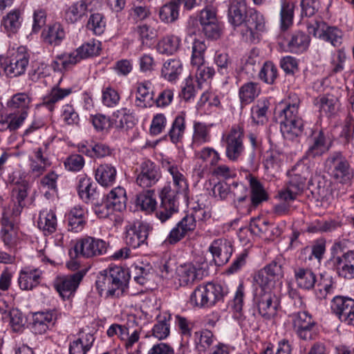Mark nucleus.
<instances>
[{
	"instance_id": "obj_23",
	"label": "nucleus",
	"mask_w": 354,
	"mask_h": 354,
	"mask_svg": "<svg viewBox=\"0 0 354 354\" xmlns=\"http://www.w3.org/2000/svg\"><path fill=\"white\" fill-rule=\"evenodd\" d=\"M111 211L122 212L126 209L127 198L126 191L121 187L112 189L106 196L103 197Z\"/></svg>"
},
{
	"instance_id": "obj_34",
	"label": "nucleus",
	"mask_w": 354,
	"mask_h": 354,
	"mask_svg": "<svg viewBox=\"0 0 354 354\" xmlns=\"http://www.w3.org/2000/svg\"><path fill=\"white\" fill-rule=\"evenodd\" d=\"M91 3V0H81L73 3L65 12L66 20L71 24L77 22L86 14Z\"/></svg>"
},
{
	"instance_id": "obj_55",
	"label": "nucleus",
	"mask_w": 354,
	"mask_h": 354,
	"mask_svg": "<svg viewBox=\"0 0 354 354\" xmlns=\"http://www.w3.org/2000/svg\"><path fill=\"white\" fill-rule=\"evenodd\" d=\"M19 12L17 10L9 12L3 18L2 25L5 29L10 32H16L20 26Z\"/></svg>"
},
{
	"instance_id": "obj_35",
	"label": "nucleus",
	"mask_w": 354,
	"mask_h": 354,
	"mask_svg": "<svg viewBox=\"0 0 354 354\" xmlns=\"http://www.w3.org/2000/svg\"><path fill=\"white\" fill-rule=\"evenodd\" d=\"M261 88L257 82H247L239 88V95L242 105L251 103L259 95Z\"/></svg>"
},
{
	"instance_id": "obj_30",
	"label": "nucleus",
	"mask_w": 354,
	"mask_h": 354,
	"mask_svg": "<svg viewBox=\"0 0 354 354\" xmlns=\"http://www.w3.org/2000/svg\"><path fill=\"white\" fill-rule=\"evenodd\" d=\"M205 299L207 308L212 307L218 301L223 300L227 292L224 290L223 286L218 283L208 282L204 284Z\"/></svg>"
},
{
	"instance_id": "obj_27",
	"label": "nucleus",
	"mask_w": 354,
	"mask_h": 354,
	"mask_svg": "<svg viewBox=\"0 0 354 354\" xmlns=\"http://www.w3.org/2000/svg\"><path fill=\"white\" fill-rule=\"evenodd\" d=\"M1 238L8 247H13L18 241V229L8 218H2L1 221Z\"/></svg>"
},
{
	"instance_id": "obj_59",
	"label": "nucleus",
	"mask_w": 354,
	"mask_h": 354,
	"mask_svg": "<svg viewBox=\"0 0 354 354\" xmlns=\"http://www.w3.org/2000/svg\"><path fill=\"white\" fill-rule=\"evenodd\" d=\"M12 192V196L17 200V211L20 212L25 206L24 200L28 196L27 184L23 183L19 186L14 187Z\"/></svg>"
},
{
	"instance_id": "obj_1",
	"label": "nucleus",
	"mask_w": 354,
	"mask_h": 354,
	"mask_svg": "<svg viewBox=\"0 0 354 354\" xmlns=\"http://www.w3.org/2000/svg\"><path fill=\"white\" fill-rule=\"evenodd\" d=\"M130 279L128 269L121 266H109L99 272L95 287L100 295L106 290V297H120L128 289Z\"/></svg>"
},
{
	"instance_id": "obj_32",
	"label": "nucleus",
	"mask_w": 354,
	"mask_h": 354,
	"mask_svg": "<svg viewBox=\"0 0 354 354\" xmlns=\"http://www.w3.org/2000/svg\"><path fill=\"white\" fill-rule=\"evenodd\" d=\"M295 278L297 286L304 290H311L316 283V275L309 268H299L295 270Z\"/></svg>"
},
{
	"instance_id": "obj_52",
	"label": "nucleus",
	"mask_w": 354,
	"mask_h": 354,
	"mask_svg": "<svg viewBox=\"0 0 354 354\" xmlns=\"http://www.w3.org/2000/svg\"><path fill=\"white\" fill-rule=\"evenodd\" d=\"M30 102V98L25 93H19L14 95L7 102V106L11 109H21L23 111L27 109Z\"/></svg>"
},
{
	"instance_id": "obj_13",
	"label": "nucleus",
	"mask_w": 354,
	"mask_h": 354,
	"mask_svg": "<svg viewBox=\"0 0 354 354\" xmlns=\"http://www.w3.org/2000/svg\"><path fill=\"white\" fill-rule=\"evenodd\" d=\"M209 251L212 254L214 264L222 266L229 261L232 254V244L227 239H216L209 247Z\"/></svg>"
},
{
	"instance_id": "obj_12",
	"label": "nucleus",
	"mask_w": 354,
	"mask_h": 354,
	"mask_svg": "<svg viewBox=\"0 0 354 354\" xmlns=\"http://www.w3.org/2000/svg\"><path fill=\"white\" fill-rule=\"evenodd\" d=\"M332 145L333 140L329 138L327 133L320 130L313 138V143L306 151L304 157L307 159L321 158L330 150Z\"/></svg>"
},
{
	"instance_id": "obj_56",
	"label": "nucleus",
	"mask_w": 354,
	"mask_h": 354,
	"mask_svg": "<svg viewBox=\"0 0 354 354\" xmlns=\"http://www.w3.org/2000/svg\"><path fill=\"white\" fill-rule=\"evenodd\" d=\"M254 281L259 286V288L256 289V292L258 290H270L269 288L270 284L274 280L271 278L268 272L263 269L256 272L253 277Z\"/></svg>"
},
{
	"instance_id": "obj_10",
	"label": "nucleus",
	"mask_w": 354,
	"mask_h": 354,
	"mask_svg": "<svg viewBox=\"0 0 354 354\" xmlns=\"http://www.w3.org/2000/svg\"><path fill=\"white\" fill-rule=\"evenodd\" d=\"M325 26L326 24L324 22L315 21V24L308 26V30L315 37L330 41L334 46H339L342 44V31L335 26H327L324 29Z\"/></svg>"
},
{
	"instance_id": "obj_51",
	"label": "nucleus",
	"mask_w": 354,
	"mask_h": 354,
	"mask_svg": "<svg viewBox=\"0 0 354 354\" xmlns=\"http://www.w3.org/2000/svg\"><path fill=\"white\" fill-rule=\"evenodd\" d=\"M185 128V118L182 115L176 116L169 131V136L173 143L178 142L179 138L183 133Z\"/></svg>"
},
{
	"instance_id": "obj_40",
	"label": "nucleus",
	"mask_w": 354,
	"mask_h": 354,
	"mask_svg": "<svg viewBox=\"0 0 354 354\" xmlns=\"http://www.w3.org/2000/svg\"><path fill=\"white\" fill-rule=\"evenodd\" d=\"M179 4L177 0L171 1L162 6L159 10V17L162 21L174 22L178 17Z\"/></svg>"
},
{
	"instance_id": "obj_4",
	"label": "nucleus",
	"mask_w": 354,
	"mask_h": 354,
	"mask_svg": "<svg viewBox=\"0 0 354 354\" xmlns=\"http://www.w3.org/2000/svg\"><path fill=\"white\" fill-rule=\"evenodd\" d=\"M332 177L342 184H348L353 177V171L347 159L340 151H334L326 160Z\"/></svg>"
},
{
	"instance_id": "obj_43",
	"label": "nucleus",
	"mask_w": 354,
	"mask_h": 354,
	"mask_svg": "<svg viewBox=\"0 0 354 354\" xmlns=\"http://www.w3.org/2000/svg\"><path fill=\"white\" fill-rule=\"evenodd\" d=\"M330 261L332 262L334 269L339 277L345 279L354 278V274L351 273L350 263L342 256L335 257L334 255Z\"/></svg>"
},
{
	"instance_id": "obj_14",
	"label": "nucleus",
	"mask_w": 354,
	"mask_h": 354,
	"mask_svg": "<svg viewBox=\"0 0 354 354\" xmlns=\"http://www.w3.org/2000/svg\"><path fill=\"white\" fill-rule=\"evenodd\" d=\"M196 218L193 214L185 216L169 232L165 241L174 245L183 239L188 232L196 228Z\"/></svg>"
},
{
	"instance_id": "obj_49",
	"label": "nucleus",
	"mask_w": 354,
	"mask_h": 354,
	"mask_svg": "<svg viewBox=\"0 0 354 354\" xmlns=\"http://www.w3.org/2000/svg\"><path fill=\"white\" fill-rule=\"evenodd\" d=\"M38 226L44 232L49 234L53 233L56 230L57 218L54 212L50 211L44 217L41 214L39 216Z\"/></svg>"
},
{
	"instance_id": "obj_63",
	"label": "nucleus",
	"mask_w": 354,
	"mask_h": 354,
	"mask_svg": "<svg viewBox=\"0 0 354 354\" xmlns=\"http://www.w3.org/2000/svg\"><path fill=\"white\" fill-rule=\"evenodd\" d=\"M66 168L70 171H80L84 165L83 157L78 154H73L67 158L64 162Z\"/></svg>"
},
{
	"instance_id": "obj_22",
	"label": "nucleus",
	"mask_w": 354,
	"mask_h": 354,
	"mask_svg": "<svg viewBox=\"0 0 354 354\" xmlns=\"http://www.w3.org/2000/svg\"><path fill=\"white\" fill-rule=\"evenodd\" d=\"M176 272L181 286H187L195 280L201 279L203 274L202 268H196L192 263L180 266Z\"/></svg>"
},
{
	"instance_id": "obj_60",
	"label": "nucleus",
	"mask_w": 354,
	"mask_h": 354,
	"mask_svg": "<svg viewBox=\"0 0 354 354\" xmlns=\"http://www.w3.org/2000/svg\"><path fill=\"white\" fill-rule=\"evenodd\" d=\"M268 221L262 220L260 217L252 218L250 223V231L255 235L266 234L268 230Z\"/></svg>"
},
{
	"instance_id": "obj_16",
	"label": "nucleus",
	"mask_w": 354,
	"mask_h": 354,
	"mask_svg": "<svg viewBox=\"0 0 354 354\" xmlns=\"http://www.w3.org/2000/svg\"><path fill=\"white\" fill-rule=\"evenodd\" d=\"M250 8L245 0H233L228 6V22L234 28L241 26L244 22Z\"/></svg>"
},
{
	"instance_id": "obj_39",
	"label": "nucleus",
	"mask_w": 354,
	"mask_h": 354,
	"mask_svg": "<svg viewBox=\"0 0 354 354\" xmlns=\"http://www.w3.org/2000/svg\"><path fill=\"white\" fill-rule=\"evenodd\" d=\"M183 70L179 59H171L165 62L161 70L162 75L169 82L175 81Z\"/></svg>"
},
{
	"instance_id": "obj_41",
	"label": "nucleus",
	"mask_w": 354,
	"mask_h": 354,
	"mask_svg": "<svg viewBox=\"0 0 354 354\" xmlns=\"http://www.w3.org/2000/svg\"><path fill=\"white\" fill-rule=\"evenodd\" d=\"M101 49V42L98 40L93 39L83 44L77 48L76 52L80 58L86 59L99 55Z\"/></svg>"
},
{
	"instance_id": "obj_6",
	"label": "nucleus",
	"mask_w": 354,
	"mask_h": 354,
	"mask_svg": "<svg viewBox=\"0 0 354 354\" xmlns=\"http://www.w3.org/2000/svg\"><path fill=\"white\" fill-rule=\"evenodd\" d=\"M108 244L104 240L93 236L78 239L73 248L75 257L91 258L106 252Z\"/></svg>"
},
{
	"instance_id": "obj_20",
	"label": "nucleus",
	"mask_w": 354,
	"mask_h": 354,
	"mask_svg": "<svg viewBox=\"0 0 354 354\" xmlns=\"http://www.w3.org/2000/svg\"><path fill=\"white\" fill-rule=\"evenodd\" d=\"M61 81L62 80H60L57 84L53 86L50 91L42 98L41 105L48 109L50 112L54 111L55 104L57 102L63 100L72 93L71 88H61L59 87Z\"/></svg>"
},
{
	"instance_id": "obj_29",
	"label": "nucleus",
	"mask_w": 354,
	"mask_h": 354,
	"mask_svg": "<svg viewBox=\"0 0 354 354\" xmlns=\"http://www.w3.org/2000/svg\"><path fill=\"white\" fill-rule=\"evenodd\" d=\"M116 173V169L111 165H100L95 170V179L102 186L109 187L114 183Z\"/></svg>"
},
{
	"instance_id": "obj_46",
	"label": "nucleus",
	"mask_w": 354,
	"mask_h": 354,
	"mask_svg": "<svg viewBox=\"0 0 354 354\" xmlns=\"http://www.w3.org/2000/svg\"><path fill=\"white\" fill-rule=\"evenodd\" d=\"M86 28L97 35H102L106 28V21L102 14L96 12L90 15Z\"/></svg>"
},
{
	"instance_id": "obj_25",
	"label": "nucleus",
	"mask_w": 354,
	"mask_h": 354,
	"mask_svg": "<svg viewBox=\"0 0 354 354\" xmlns=\"http://www.w3.org/2000/svg\"><path fill=\"white\" fill-rule=\"evenodd\" d=\"M310 37L304 32H293L287 42V50L291 53L301 54L305 52L309 46Z\"/></svg>"
},
{
	"instance_id": "obj_58",
	"label": "nucleus",
	"mask_w": 354,
	"mask_h": 354,
	"mask_svg": "<svg viewBox=\"0 0 354 354\" xmlns=\"http://www.w3.org/2000/svg\"><path fill=\"white\" fill-rule=\"evenodd\" d=\"M316 322L314 320H309L308 323L294 327L297 335L304 340H309L313 338V330Z\"/></svg>"
},
{
	"instance_id": "obj_33",
	"label": "nucleus",
	"mask_w": 354,
	"mask_h": 354,
	"mask_svg": "<svg viewBox=\"0 0 354 354\" xmlns=\"http://www.w3.org/2000/svg\"><path fill=\"white\" fill-rule=\"evenodd\" d=\"M338 98L329 93L322 95L315 98L313 104L319 108V111H324L328 116L333 115L337 109Z\"/></svg>"
},
{
	"instance_id": "obj_36",
	"label": "nucleus",
	"mask_w": 354,
	"mask_h": 354,
	"mask_svg": "<svg viewBox=\"0 0 354 354\" xmlns=\"http://www.w3.org/2000/svg\"><path fill=\"white\" fill-rule=\"evenodd\" d=\"M154 191L148 189L136 195V205L141 210L153 212L156 209V201L153 197Z\"/></svg>"
},
{
	"instance_id": "obj_28",
	"label": "nucleus",
	"mask_w": 354,
	"mask_h": 354,
	"mask_svg": "<svg viewBox=\"0 0 354 354\" xmlns=\"http://www.w3.org/2000/svg\"><path fill=\"white\" fill-rule=\"evenodd\" d=\"M135 125L134 117L129 113V110L123 108L118 110L112 115V128L115 127L118 130L128 131Z\"/></svg>"
},
{
	"instance_id": "obj_15",
	"label": "nucleus",
	"mask_w": 354,
	"mask_h": 354,
	"mask_svg": "<svg viewBox=\"0 0 354 354\" xmlns=\"http://www.w3.org/2000/svg\"><path fill=\"white\" fill-rule=\"evenodd\" d=\"M330 183L323 176H315L310 178L307 189L316 201H328L332 194Z\"/></svg>"
},
{
	"instance_id": "obj_3",
	"label": "nucleus",
	"mask_w": 354,
	"mask_h": 354,
	"mask_svg": "<svg viewBox=\"0 0 354 354\" xmlns=\"http://www.w3.org/2000/svg\"><path fill=\"white\" fill-rule=\"evenodd\" d=\"M292 102H289L281 111L280 131L283 137L288 140L297 141L299 138L306 134L304 131V122L299 115L298 109L300 100L293 95Z\"/></svg>"
},
{
	"instance_id": "obj_5",
	"label": "nucleus",
	"mask_w": 354,
	"mask_h": 354,
	"mask_svg": "<svg viewBox=\"0 0 354 354\" xmlns=\"http://www.w3.org/2000/svg\"><path fill=\"white\" fill-rule=\"evenodd\" d=\"M259 315L265 320H270L277 314L279 305L277 296L270 290H258L253 298Z\"/></svg>"
},
{
	"instance_id": "obj_2",
	"label": "nucleus",
	"mask_w": 354,
	"mask_h": 354,
	"mask_svg": "<svg viewBox=\"0 0 354 354\" xmlns=\"http://www.w3.org/2000/svg\"><path fill=\"white\" fill-rule=\"evenodd\" d=\"M169 171L173 177L174 184L177 189H171L170 185H167L160 192V205L156 212V217L164 223L178 212L179 202L178 194L179 189L183 188V183L186 185L183 176L178 171L177 167L171 166Z\"/></svg>"
},
{
	"instance_id": "obj_54",
	"label": "nucleus",
	"mask_w": 354,
	"mask_h": 354,
	"mask_svg": "<svg viewBox=\"0 0 354 354\" xmlns=\"http://www.w3.org/2000/svg\"><path fill=\"white\" fill-rule=\"evenodd\" d=\"M150 86L149 82H144L138 84L137 93L138 96L136 99V105L141 108H147V104L145 103L147 97L150 94Z\"/></svg>"
},
{
	"instance_id": "obj_26",
	"label": "nucleus",
	"mask_w": 354,
	"mask_h": 354,
	"mask_svg": "<svg viewBox=\"0 0 354 354\" xmlns=\"http://www.w3.org/2000/svg\"><path fill=\"white\" fill-rule=\"evenodd\" d=\"M44 41L50 46H58L65 37V32L59 23L49 25L41 33Z\"/></svg>"
},
{
	"instance_id": "obj_50",
	"label": "nucleus",
	"mask_w": 354,
	"mask_h": 354,
	"mask_svg": "<svg viewBox=\"0 0 354 354\" xmlns=\"http://www.w3.org/2000/svg\"><path fill=\"white\" fill-rule=\"evenodd\" d=\"M9 315L10 324L13 331H22L26 322V319L22 312L17 308H12L10 310Z\"/></svg>"
},
{
	"instance_id": "obj_11",
	"label": "nucleus",
	"mask_w": 354,
	"mask_h": 354,
	"mask_svg": "<svg viewBox=\"0 0 354 354\" xmlns=\"http://www.w3.org/2000/svg\"><path fill=\"white\" fill-rule=\"evenodd\" d=\"M150 225L142 221L133 222L132 226L127 231L126 243L133 249L138 248L142 244L146 243L149 231L151 230Z\"/></svg>"
},
{
	"instance_id": "obj_9",
	"label": "nucleus",
	"mask_w": 354,
	"mask_h": 354,
	"mask_svg": "<svg viewBox=\"0 0 354 354\" xmlns=\"http://www.w3.org/2000/svg\"><path fill=\"white\" fill-rule=\"evenodd\" d=\"M248 12L243 25L250 33V41H259L261 33L266 30L265 17L262 13L253 8H250Z\"/></svg>"
},
{
	"instance_id": "obj_44",
	"label": "nucleus",
	"mask_w": 354,
	"mask_h": 354,
	"mask_svg": "<svg viewBox=\"0 0 354 354\" xmlns=\"http://www.w3.org/2000/svg\"><path fill=\"white\" fill-rule=\"evenodd\" d=\"M295 5L288 1H283L280 11L281 28L287 30L292 24L294 18Z\"/></svg>"
},
{
	"instance_id": "obj_62",
	"label": "nucleus",
	"mask_w": 354,
	"mask_h": 354,
	"mask_svg": "<svg viewBox=\"0 0 354 354\" xmlns=\"http://www.w3.org/2000/svg\"><path fill=\"white\" fill-rule=\"evenodd\" d=\"M92 123L95 129L101 131L104 129H110L112 128V117L106 118L102 114H97L92 118Z\"/></svg>"
},
{
	"instance_id": "obj_8",
	"label": "nucleus",
	"mask_w": 354,
	"mask_h": 354,
	"mask_svg": "<svg viewBox=\"0 0 354 354\" xmlns=\"http://www.w3.org/2000/svg\"><path fill=\"white\" fill-rule=\"evenodd\" d=\"M136 172L138 173L136 183L144 188L154 185L161 177L159 166L150 160L141 162Z\"/></svg>"
},
{
	"instance_id": "obj_57",
	"label": "nucleus",
	"mask_w": 354,
	"mask_h": 354,
	"mask_svg": "<svg viewBox=\"0 0 354 354\" xmlns=\"http://www.w3.org/2000/svg\"><path fill=\"white\" fill-rule=\"evenodd\" d=\"M204 284L197 286L190 296V302L200 308H207Z\"/></svg>"
},
{
	"instance_id": "obj_53",
	"label": "nucleus",
	"mask_w": 354,
	"mask_h": 354,
	"mask_svg": "<svg viewBox=\"0 0 354 354\" xmlns=\"http://www.w3.org/2000/svg\"><path fill=\"white\" fill-rule=\"evenodd\" d=\"M195 156L203 162H209L212 166L216 165L220 160L218 153L211 147H204L200 151L195 152Z\"/></svg>"
},
{
	"instance_id": "obj_24",
	"label": "nucleus",
	"mask_w": 354,
	"mask_h": 354,
	"mask_svg": "<svg viewBox=\"0 0 354 354\" xmlns=\"http://www.w3.org/2000/svg\"><path fill=\"white\" fill-rule=\"evenodd\" d=\"M8 68L7 73L9 77H18L23 75L28 65L29 59L25 54L17 53L11 57H8Z\"/></svg>"
},
{
	"instance_id": "obj_42",
	"label": "nucleus",
	"mask_w": 354,
	"mask_h": 354,
	"mask_svg": "<svg viewBox=\"0 0 354 354\" xmlns=\"http://www.w3.org/2000/svg\"><path fill=\"white\" fill-rule=\"evenodd\" d=\"M180 40L177 37L171 35L164 37L157 44V50L161 54L172 55L179 47Z\"/></svg>"
},
{
	"instance_id": "obj_64",
	"label": "nucleus",
	"mask_w": 354,
	"mask_h": 354,
	"mask_svg": "<svg viewBox=\"0 0 354 354\" xmlns=\"http://www.w3.org/2000/svg\"><path fill=\"white\" fill-rule=\"evenodd\" d=\"M281 67L286 74L294 75L299 72L298 62L291 56L285 57L281 60Z\"/></svg>"
},
{
	"instance_id": "obj_45",
	"label": "nucleus",
	"mask_w": 354,
	"mask_h": 354,
	"mask_svg": "<svg viewBox=\"0 0 354 354\" xmlns=\"http://www.w3.org/2000/svg\"><path fill=\"white\" fill-rule=\"evenodd\" d=\"M171 315L158 316V322L152 328V334L157 339L161 340L168 337L169 335V324L167 323L170 320Z\"/></svg>"
},
{
	"instance_id": "obj_37",
	"label": "nucleus",
	"mask_w": 354,
	"mask_h": 354,
	"mask_svg": "<svg viewBox=\"0 0 354 354\" xmlns=\"http://www.w3.org/2000/svg\"><path fill=\"white\" fill-rule=\"evenodd\" d=\"M353 301V299L348 297L340 295L334 297L330 304L332 313L337 317L339 321L342 320V317Z\"/></svg>"
},
{
	"instance_id": "obj_38",
	"label": "nucleus",
	"mask_w": 354,
	"mask_h": 354,
	"mask_svg": "<svg viewBox=\"0 0 354 354\" xmlns=\"http://www.w3.org/2000/svg\"><path fill=\"white\" fill-rule=\"evenodd\" d=\"M242 138L240 135L230 134L227 138L226 156L232 160H236L243 151Z\"/></svg>"
},
{
	"instance_id": "obj_18",
	"label": "nucleus",
	"mask_w": 354,
	"mask_h": 354,
	"mask_svg": "<svg viewBox=\"0 0 354 354\" xmlns=\"http://www.w3.org/2000/svg\"><path fill=\"white\" fill-rule=\"evenodd\" d=\"M250 203L247 209L250 213L263 201L268 200V194L265 190L262 183L254 176L250 175Z\"/></svg>"
},
{
	"instance_id": "obj_47",
	"label": "nucleus",
	"mask_w": 354,
	"mask_h": 354,
	"mask_svg": "<svg viewBox=\"0 0 354 354\" xmlns=\"http://www.w3.org/2000/svg\"><path fill=\"white\" fill-rule=\"evenodd\" d=\"M191 63L193 66H200L204 64V54L207 46L204 41L195 39L192 43Z\"/></svg>"
},
{
	"instance_id": "obj_19",
	"label": "nucleus",
	"mask_w": 354,
	"mask_h": 354,
	"mask_svg": "<svg viewBox=\"0 0 354 354\" xmlns=\"http://www.w3.org/2000/svg\"><path fill=\"white\" fill-rule=\"evenodd\" d=\"M77 189L79 196L85 203H93L95 200L97 184L86 175L79 176Z\"/></svg>"
},
{
	"instance_id": "obj_7",
	"label": "nucleus",
	"mask_w": 354,
	"mask_h": 354,
	"mask_svg": "<svg viewBox=\"0 0 354 354\" xmlns=\"http://www.w3.org/2000/svg\"><path fill=\"white\" fill-rule=\"evenodd\" d=\"M86 272V270H81L72 274L56 278L53 286L64 300L74 295Z\"/></svg>"
},
{
	"instance_id": "obj_31",
	"label": "nucleus",
	"mask_w": 354,
	"mask_h": 354,
	"mask_svg": "<svg viewBox=\"0 0 354 354\" xmlns=\"http://www.w3.org/2000/svg\"><path fill=\"white\" fill-rule=\"evenodd\" d=\"M39 279L40 274L37 269L25 268L20 271L18 283L21 289L28 290L37 286Z\"/></svg>"
},
{
	"instance_id": "obj_61",
	"label": "nucleus",
	"mask_w": 354,
	"mask_h": 354,
	"mask_svg": "<svg viewBox=\"0 0 354 354\" xmlns=\"http://www.w3.org/2000/svg\"><path fill=\"white\" fill-rule=\"evenodd\" d=\"M138 32L143 45H151V41L156 37V31L146 24L138 26Z\"/></svg>"
},
{
	"instance_id": "obj_21",
	"label": "nucleus",
	"mask_w": 354,
	"mask_h": 354,
	"mask_svg": "<svg viewBox=\"0 0 354 354\" xmlns=\"http://www.w3.org/2000/svg\"><path fill=\"white\" fill-rule=\"evenodd\" d=\"M53 311L37 312L32 314V322L29 324L30 328L35 334H43L48 328L54 319Z\"/></svg>"
},
{
	"instance_id": "obj_17",
	"label": "nucleus",
	"mask_w": 354,
	"mask_h": 354,
	"mask_svg": "<svg viewBox=\"0 0 354 354\" xmlns=\"http://www.w3.org/2000/svg\"><path fill=\"white\" fill-rule=\"evenodd\" d=\"M288 174L289 180L287 184L301 194L306 187V182L310 174L309 168L303 164H297Z\"/></svg>"
},
{
	"instance_id": "obj_48",
	"label": "nucleus",
	"mask_w": 354,
	"mask_h": 354,
	"mask_svg": "<svg viewBox=\"0 0 354 354\" xmlns=\"http://www.w3.org/2000/svg\"><path fill=\"white\" fill-rule=\"evenodd\" d=\"M277 77V66L271 62H266L259 73V78L266 84H272Z\"/></svg>"
}]
</instances>
